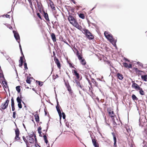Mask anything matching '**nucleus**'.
<instances>
[{"instance_id":"nucleus-17","label":"nucleus","mask_w":147,"mask_h":147,"mask_svg":"<svg viewBox=\"0 0 147 147\" xmlns=\"http://www.w3.org/2000/svg\"><path fill=\"white\" fill-rule=\"evenodd\" d=\"M34 116L35 117L36 121L37 122H39V117L38 115L37 114H36L35 115H34Z\"/></svg>"},{"instance_id":"nucleus-34","label":"nucleus","mask_w":147,"mask_h":147,"mask_svg":"<svg viewBox=\"0 0 147 147\" xmlns=\"http://www.w3.org/2000/svg\"><path fill=\"white\" fill-rule=\"evenodd\" d=\"M62 117L63 119H65V113H62Z\"/></svg>"},{"instance_id":"nucleus-38","label":"nucleus","mask_w":147,"mask_h":147,"mask_svg":"<svg viewBox=\"0 0 147 147\" xmlns=\"http://www.w3.org/2000/svg\"><path fill=\"white\" fill-rule=\"evenodd\" d=\"M26 82L28 84H30V80L28 79L26 80Z\"/></svg>"},{"instance_id":"nucleus-22","label":"nucleus","mask_w":147,"mask_h":147,"mask_svg":"<svg viewBox=\"0 0 147 147\" xmlns=\"http://www.w3.org/2000/svg\"><path fill=\"white\" fill-rule=\"evenodd\" d=\"M56 62L57 63V67L59 68L60 67V64L58 60L57 59H56Z\"/></svg>"},{"instance_id":"nucleus-18","label":"nucleus","mask_w":147,"mask_h":147,"mask_svg":"<svg viewBox=\"0 0 147 147\" xmlns=\"http://www.w3.org/2000/svg\"><path fill=\"white\" fill-rule=\"evenodd\" d=\"M74 75L76 76L77 79H79V74L76 71L74 70Z\"/></svg>"},{"instance_id":"nucleus-57","label":"nucleus","mask_w":147,"mask_h":147,"mask_svg":"<svg viewBox=\"0 0 147 147\" xmlns=\"http://www.w3.org/2000/svg\"><path fill=\"white\" fill-rule=\"evenodd\" d=\"M27 147H28V146H27Z\"/></svg>"},{"instance_id":"nucleus-55","label":"nucleus","mask_w":147,"mask_h":147,"mask_svg":"<svg viewBox=\"0 0 147 147\" xmlns=\"http://www.w3.org/2000/svg\"><path fill=\"white\" fill-rule=\"evenodd\" d=\"M11 27L10 28H9L10 29H11Z\"/></svg>"},{"instance_id":"nucleus-56","label":"nucleus","mask_w":147,"mask_h":147,"mask_svg":"<svg viewBox=\"0 0 147 147\" xmlns=\"http://www.w3.org/2000/svg\"><path fill=\"white\" fill-rule=\"evenodd\" d=\"M78 138V139L79 140V139H79V138Z\"/></svg>"},{"instance_id":"nucleus-5","label":"nucleus","mask_w":147,"mask_h":147,"mask_svg":"<svg viewBox=\"0 0 147 147\" xmlns=\"http://www.w3.org/2000/svg\"><path fill=\"white\" fill-rule=\"evenodd\" d=\"M9 102V100H7L5 102L3 103L1 106V108L3 109H5L7 107Z\"/></svg>"},{"instance_id":"nucleus-26","label":"nucleus","mask_w":147,"mask_h":147,"mask_svg":"<svg viewBox=\"0 0 147 147\" xmlns=\"http://www.w3.org/2000/svg\"><path fill=\"white\" fill-rule=\"evenodd\" d=\"M16 89L17 91L18 92H20V86H18L16 87Z\"/></svg>"},{"instance_id":"nucleus-27","label":"nucleus","mask_w":147,"mask_h":147,"mask_svg":"<svg viewBox=\"0 0 147 147\" xmlns=\"http://www.w3.org/2000/svg\"><path fill=\"white\" fill-rule=\"evenodd\" d=\"M75 82L76 83L77 85L78 86H79L80 88H81V86L80 85V82H78L77 80H76Z\"/></svg>"},{"instance_id":"nucleus-4","label":"nucleus","mask_w":147,"mask_h":147,"mask_svg":"<svg viewBox=\"0 0 147 147\" xmlns=\"http://www.w3.org/2000/svg\"><path fill=\"white\" fill-rule=\"evenodd\" d=\"M13 32L14 34V36L16 40L19 43H20V38L19 34L15 31L13 30Z\"/></svg>"},{"instance_id":"nucleus-35","label":"nucleus","mask_w":147,"mask_h":147,"mask_svg":"<svg viewBox=\"0 0 147 147\" xmlns=\"http://www.w3.org/2000/svg\"><path fill=\"white\" fill-rule=\"evenodd\" d=\"M16 113L15 112H14L13 113V117L14 118H16Z\"/></svg>"},{"instance_id":"nucleus-54","label":"nucleus","mask_w":147,"mask_h":147,"mask_svg":"<svg viewBox=\"0 0 147 147\" xmlns=\"http://www.w3.org/2000/svg\"><path fill=\"white\" fill-rule=\"evenodd\" d=\"M94 7L93 9H92V10L94 9Z\"/></svg>"},{"instance_id":"nucleus-20","label":"nucleus","mask_w":147,"mask_h":147,"mask_svg":"<svg viewBox=\"0 0 147 147\" xmlns=\"http://www.w3.org/2000/svg\"><path fill=\"white\" fill-rule=\"evenodd\" d=\"M50 5L52 9L54 10L55 9V8L54 7V5L52 2H51L50 3Z\"/></svg>"},{"instance_id":"nucleus-2","label":"nucleus","mask_w":147,"mask_h":147,"mask_svg":"<svg viewBox=\"0 0 147 147\" xmlns=\"http://www.w3.org/2000/svg\"><path fill=\"white\" fill-rule=\"evenodd\" d=\"M104 35L105 37L111 43L114 45H116V40L113 38L112 35L109 32L105 31L104 32Z\"/></svg>"},{"instance_id":"nucleus-49","label":"nucleus","mask_w":147,"mask_h":147,"mask_svg":"<svg viewBox=\"0 0 147 147\" xmlns=\"http://www.w3.org/2000/svg\"><path fill=\"white\" fill-rule=\"evenodd\" d=\"M125 60L126 61H128V62H129V60H128V59H125Z\"/></svg>"},{"instance_id":"nucleus-42","label":"nucleus","mask_w":147,"mask_h":147,"mask_svg":"<svg viewBox=\"0 0 147 147\" xmlns=\"http://www.w3.org/2000/svg\"><path fill=\"white\" fill-rule=\"evenodd\" d=\"M39 82V85H40L41 86H42V82Z\"/></svg>"},{"instance_id":"nucleus-25","label":"nucleus","mask_w":147,"mask_h":147,"mask_svg":"<svg viewBox=\"0 0 147 147\" xmlns=\"http://www.w3.org/2000/svg\"><path fill=\"white\" fill-rule=\"evenodd\" d=\"M17 101L18 103H21L22 100L18 96L17 98Z\"/></svg>"},{"instance_id":"nucleus-13","label":"nucleus","mask_w":147,"mask_h":147,"mask_svg":"<svg viewBox=\"0 0 147 147\" xmlns=\"http://www.w3.org/2000/svg\"><path fill=\"white\" fill-rule=\"evenodd\" d=\"M108 112L109 116L111 117H113L114 116L115 114L113 112V111H109Z\"/></svg>"},{"instance_id":"nucleus-52","label":"nucleus","mask_w":147,"mask_h":147,"mask_svg":"<svg viewBox=\"0 0 147 147\" xmlns=\"http://www.w3.org/2000/svg\"><path fill=\"white\" fill-rule=\"evenodd\" d=\"M23 125H24V128H25V125H24V124H23Z\"/></svg>"},{"instance_id":"nucleus-37","label":"nucleus","mask_w":147,"mask_h":147,"mask_svg":"<svg viewBox=\"0 0 147 147\" xmlns=\"http://www.w3.org/2000/svg\"><path fill=\"white\" fill-rule=\"evenodd\" d=\"M19 61L20 62H23L22 57H20V60Z\"/></svg>"},{"instance_id":"nucleus-3","label":"nucleus","mask_w":147,"mask_h":147,"mask_svg":"<svg viewBox=\"0 0 147 147\" xmlns=\"http://www.w3.org/2000/svg\"><path fill=\"white\" fill-rule=\"evenodd\" d=\"M84 31L88 38L91 39L93 38V36L88 30L85 29L84 30Z\"/></svg>"},{"instance_id":"nucleus-47","label":"nucleus","mask_w":147,"mask_h":147,"mask_svg":"<svg viewBox=\"0 0 147 147\" xmlns=\"http://www.w3.org/2000/svg\"><path fill=\"white\" fill-rule=\"evenodd\" d=\"M41 128L40 127H39L38 128V131H41Z\"/></svg>"},{"instance_id":"nucleus-40","label":"nucleus","mask_w":147,"mask_h":147,"mask_svg":"<svg viewBox=\"0 0 147 147\" xmlns=\"http://www.w3.org/2000/svg\"><path fill=\"white\" fill-rule=\"evenodd\" d=\"M23 62H20V64H19L20 67L22 66L23 65Z\"/></svg>"},{"instance_id":"nucleus-7","label":"nucleus","mask_w":147,"mask_h":147,"mask_svg":"<svg viewBox=\"0 0 147 147\" xmlns=\"http://www.w3.org/2000/svg\"><path fill=\"white\" fill-rule=\"evenodd\" d=\"M132 82L133 83L132 86V88H134L136 90H138L139 89H140V88L137 84L134 83V81H132Z\"/></svg>"},{"instance_id":"nucleus-12","label":"nucleus","mask_w":147,"mask_h":147,"mask_svg":"<svg viewBox=\"0 0 147 147\" xmlns=\"http://www.w3.org/2000/svg\"><path fill=\"white\" fill-rule=\"evenodd\" d=\"M44 18H45V20H46L49 21V18L48 16L47 13L44 12Z\"/></svg>"},{"instance_id":"nucleus-33","label":"nucleus","mask_w":147,"mask_h":147,"mask_svg":"<svg viewBox=\"0 0 147 147\" xmlns=\"http://www.w3.org/2000/svg\"><path fill=\"white\" fill-rule=\"evenodd\" d=\"M18 107L20 109H21L22 108V106L21 104V103H18Z\"/></svg>"},{"instance_id":"nucleus-39","label":"nucleus","mask_w":147,"mask_h":147,"mask_svg":"<svg viewBox=\"0 0 147 147\" xmlns=\"http://www.w3.org/2000/svg\"><path fill=\"white\" fill-rule=\"evenodd\" d=\"M37 16H38L40 18V19H41V17L40 16V14L39 13H38L37 14Z\"/></svg>"},{"instance_id":"nucleus-21","label":"nucleus","mask_w":147,"mask_h":147,"mask_svg":"<svg viewBox=\"0 0 147 147\" xmlns=\"http://www.w3.org/2000/svg\"><path fill=\"white\" fill-rule=\"evenodd\" d=\"M113 140L114 142V146H116V138L115 136L113 134Z\"/></svg>"},{"instance_id":"nucleus-10","label":"nucleus","mask_w":147,"mask_h":147,"mask_svg":"<svg viewBox=\"0 0 147 147\" xmlns=\"http://www.w3.org/2000/svg\"><path fill=\"white\" fill-rule=\"evenodd\" d=\"M92 142L95 147H99L98 144L96 143V141L94 139H92Z\"/></svg>"},{"instance_id":"nucleus-48","label":"nucleus","mask_w":147,"mask_h":147,"mask_svg":"<svg viewBox=\"0 0 147 147\" xmlns=\"http://www.w3.org/2000/svg\"><path fill=\"white\" fill-rule=\"evenodd\" d=\"M38 131V133L40 134L41 133V131Z\"/></svg>"},{"instance_id":"nucleus-24","label":"nucleus","mask_w":147,"mask_h":147,"mask_svg":"<svg viewBox=\"0 0 147 147\" xmlns=\"http://www.w3.org/2000/svg\"><path fill=\"white\" fill-rule=\"evenodd\" d=\"M79 17L82 18V19H84L85 18V17H84V14H82V13H80L79 14Z\"/></svg>"},{"instance_id":"nucleus-31","label":"nucleus","mask_w":147,"mask_h":147,"mask_svg":"<svg viewBox=\"0 0 147 147\" xmlns=\"http://www.w3.org/2000/svg\"><path fill=\"white\" fill-rule=\"evenodd\" d=\"M67 89L68 91L69 92H71V87H70V86H67Z\"/></svg>"},{"instance_id":"nucleus-9","label":"nucleus","mask_w":147,"mask_h":147,"mask_svg":"<svg viewBox=\"0 0 147 147\" xmlns=\"http://www.w3.org/2000/svg\"><path fill=\"white\" fill-rule=\"evenodd\" d=\"M123 65L126 68H132V65L131 64H128V63H124L123 64Z\"/></svg>"},{"instance_id":"nucleus-45","label":"nucleus","mask_w":147,"mask_h":147,"mask_svg":"<svg viewBox=\"0 0 147 147\" xmlns=\"http://www.w3.org/2000/svg\"><path fill=\"white\" fill-rule=\"evenodd\" d=\"M43 138H44V140H45V139L46 140V139H47V136L46 135H44L43 136Z\"/></svg>"},{"instance_id":"nucleus-43","label":"nucleus","mask_w":147,"mask_h":147,"mask_svg":"<svg viewBox=\"0 0 147 147\" xmlns=\"http://www.w3.org/2000/svg\"><path fill=\"white\" fill-rule=\"evenodd\" d=\"M19 47H20V51H21V52H22V54H23V53H22V49L21 46L20 44H19Z\"/></svg>"},{"instance_id":"nucleus-30","label":"nucleus","mask_w":147,"mask_h":147,"mask_svg":"<svg viewBox=\"0 0 147 147\" xmlns=\"http://www.w3.org/2000/svg\"><path fill=\"white\" fill-rule=\"evenodd\" d=\"M126 130H127V131L128 132V133H129L131 131V129L129 128V127H128V128L127 127Z\"/></svg>"},{"instance_id":"nucleus-51","label":"nucleus","mask_w":147,"mask_h":147,"mask_svg":"<svg viewBox=\"0 0 147 147\" xmlns=\"http://www.w3.org/2000/svg\"><path fill=\"white\" fill-rule=\"evenodd\" d=\"M56 76H57V77H58V75H56Z\"/></svg>"},{"instance_id":"nucleus-58","label":"nucleus","mask_w":147,"mask_h":147,"mask_svg":"<svg viewBox=\"0 0 147 147\" xmlns=\"http://www.w3.org/2000/svg\"><path fill=\"white\" fill-rule=\"evenodd\" d=\"M39 146V147H40Z\"/></svg>"},{"instance_id":"nucleus-1","label":"nucleus","mask_w":147,"mask_h":147,"mask_svg":"<svg viewBox=\"0 0 147 147\" xmlns=\"http://www.w3.org/2000/svg\"><path fill=\"white\" fill-rule=\"evenodd\" d=\"M68 19L70 23L78 29L80 30L81 29V27L78 24L77 21L74 18V17L71 15H69Z\"/></svg>"},{"instance_id":"nucleus-36","label":"nucleus","mask_w":147,"mask_h":147,"mask_svg":"<svg viewBox=\"0 0 147 147\" xmlns=\"http://www.w3.org/2000/svg\"><path fill=\"white\" fill-rule=\"evenodd\" d=\"M60 117V119H61L62 117V114L61 112H60L58 113Z\"/></svg>"},{"instance_id":"nucleus-29","label":"nucleus","mask_w":147,"mask_h":147,"mask_svg":"<svg viewBox=\"0 0 147 147\" xmlns=\"http://www.w3.org/2000/svg\"><path fill=\"white\" fill-rule=\"evenodd\" d=\"M11 106H14V101L13 98H12L11 99Z\"/></svg>"},{"instance_id":"nucleus-53","label":"nucleus","mask_w":147,"mask_h":147,"mask_svg":"<svg viewBox=\"0 0 147 147\" xmlns=\"http://www.w3.org/2000/svg\"><path fill=\"white\" fill-rule=\"evenodd\" d=\"M23 125H24V128H25V125H24V124H23Z\"/></svg>"},{"instance_id":"nucleus-32","label":"nucleus","mask_w":147,"mask_h":147,"mask_svg":"<svg viewBox=\"0 0 147 147\" xmlns=\"http://www.w3.org/2000/svg\"><path fill=\"white\" fill-rule=\"evenodd\" d=\"M24 68L25 69H28V67H27V65L26 63H24Z\"/></svg>"},{"instance_id":"nucleus-14","label":"nucleus","mask_w":147,"mask_h":147,"mask_svg":"<svg viewBox=\"0 0 147 147\" xmlns=\"http://www.w3.org/2000/svg\"><path fill=\"white\" fill-rule=\"evenodd\" d=\"M117 76L118 78L120 80H122L123 78V76L119 73L117 74Z\"/></svg>"},{"instance_id":"nucleus-28","label":"nucleus","mask_w":147,"mask_h":147,"mask_svg":"<svg viewBox=\"0 0 147 147\" xmlns=\"http://www.w3.org/2000/svg\"><path fill=\"white\" fill-rule=\"evenodd\" d=\"M132 98L134 100H136L137 99V97L134 94H133L132 96Z\"/></svg>"},{"instance_id":"nucleus-50","label":"nucleus","mask_w":147,"mask_h":147,"mask_svg":"<svg viewBox=\"0 0 147 147\" xmlns=\"http://www.w3.org/2000/svg\"><path fill=\"white\" fill-rule=\"evenodd\" d=\"M72 2H74V3H75V2L74 1V0H71Z\"/></svg>"},{"instance_id":"nucleus-44","label":"nucleus","mask_w":147,"mask_h":147,"mask_svg":"<svg viewBox=\"0 0 147 147\" xmlns=\"http://www.w3.org/2000/svg\"><path fill=\"white\" fill-rule=\"evenodd\" d=\"M12 107V111H14L15 110V108L14 106H11Z\"/></svg>"},{"instance_id":"nucleus-19","label":"nucleus","mask_w":147,"mask_h":147,"mask_svg":"<svg viewBox=\"0 0 147 147\" xmlns=\"http://www.w3.org/2000/svg\"><path fill=\"white\" fill-rule=\"evenodd\" d=\"M28 141L30 143H31L34 142V139L32 137L30 136L29 137Z\"/></svg>"},{"instance_id":"nucleus-41","label":"nucleus","mask_w":147,"mask_h":147,"mask_svg":"<svg viewBox=\"0 0 147 147\" xmlns=\"http://www.w3.org/2000/svg\"><path fill=\"white\" fill-rule=\"evenodd\" d=\"M5 16L7 18H10V16L9 15L7 14Z\"/></svg>"},{"instance_id":"nucleus-46","label":"nucleus","mask_w":147,"mask_h":147,"mask_svg":"<svg viewBox=\"0 0 147 147\" xmlns=\"http://www.w3.org/2000/svg\"><path fill=\"white\" fill-rule=\"evenodd\" d=\"M45 140V142L47 144L48 143V140H47V139H46V140L45 139V140Z\"/></svg>"},{"instance_id":"nucleus-23","label":"nucleus","mask_w":147,"mask_h":147,"mask_svg":"<svg viewBox=\"0 0 147 147\" xmlns=\"http://www.w3.org/2000/svg\"><path fill=\"white\" fill-rule=\"evenodd\" d=\"M138 90H140V93L141 95H144V92L142 90V88H140V89H139Z\"/></svg>"},{"instance_id":"nucleus-8","label":"nucleus","mask_w":147,"mask_h":147,"mask_svg":"<svg viewBox=\"0 0 147 147\" xmlns=\"http://www.w3.org/2000/svg\"><path fill=\"white\" fill-rule=\"evenodd\" d=\"M78 58L80 60V61L82 65H85L86 64V62L84 60V59H82V57L80 55H78Z\"/></svg>"},{"instance_id":"nucleus-11","label":"nucleus","mask_w":147,"mask_h":147,"mask_svg":"<svg viewBox=\"0 0 147 147\" xmlns=\"http://www.w3.org/2000/svg\"><path fill=\"white\" fill-rule=\"evenodd\" d=\"M57 100V105L56 107V108L57 110V111L58 112V113H59L60 112H61V111L60 110V109L59 108V102L57 101V98H56Z\"/></svg>"},{"instance_id":"nucleus-15","label":"nucleus","mask_w":147,"mask_h":147,"mask_svg":"<svg viewBox=\"0 0 147 147\" xmlns=\"http://www.w3.org/2000/svg\"><path fill=\"white\" fill-rule=\"evenodd\" d=\"M141 78L144 81H146L147 79V76L146 75L142 76H141Z\"/></svg>"},{"instance_id":"nucleus-16","label":"nucleus","mask_w":147,"mask_h":147,"mask_svg":"<svg viewBox=\"0 0 147 147\" xmlns=\"http://www.w3.org/2000/svg\"><path fill=\"white\" fill-rule=\"evenodd\" d=\"M52 39L53 41H56V37L55 34L54 33H52L51 34Z\"/></svg>"},{"instance_id":"nucleus-6","label":"nucleus","mask_w":147,"mask_h":147,"mask_svg":"<svg viewBox=\"0 0 147 147\" xmlns=\"http://www.w3.org/2000/svg\"><path fill=\"white\" fill-rule=\"evenodd\" d=\"M15 134H16V136L15 137V139L18 140L20 139V138L19 137V131L18 129H17L15 130Z\"/></svg>"}]
</instances>
